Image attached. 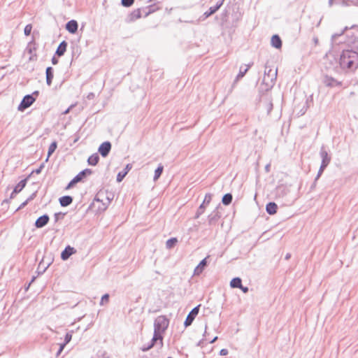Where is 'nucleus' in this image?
Returning <instances> with one entry per match:
<instances>
[{
	"instance_id": "1",
	"label": "nucleus",
	"mask_w": 358,
	"mask_h": 358,
	"mask_svg": "<svg viewBox=\"0 0 358 358\" xmlns=\"http://www.w3.org/2000/svg\"><path fill=\"white\" fill-rule=\"evenodd\" d=\"M342 69L355 70L358 68V52L350 49L344 50L340 57Z\"/></svg>"
},
{
	"instance_id": "2",
	"label": "nucleus",
	"mask_w": 358,
	"mask_h": 358,
	"mask_svg": "<svg viewBox=\"0 0 358 358\" xmlns=\"http://www.w3.org/2000/svg\"><path fill=\"white\" fill-rule=\"evenodd\" d=\"M277 78V69H268L267 66L265 68L264 76L263 78L262 83L266 87V90L273 87Z\"/></svg>"
},
{
	"instance_id": "3",
	"label": "nucleus",
	"mask_w": 358,
	"mask_h": 358,
	"mask_svg": "<svg viewBox=\"0 0 358 358\" xmlns=\"http://www.w3.org/2000/svg\"><path fill=\"white\" fill-rule=\"evenodd\" d=\"M169 324V320L164 315L158 316L154 322V333L162 335L167 329Z\"/></svg>"
},
{
	"instance_id": "4",
	"label": "nucleus",
	"mask_w": 358,
	"mask_h": 358,
	"mask_svg": "<svg viewBox=\"0 0 358 358\" xmlns=\"http://www.w3.org/2000/svg\"><path fill=\"white\" fill-rule=\"evenodd\" d=\"M320 156L322 159V163L318 171L317 175L315 178V180H318L322 174L324 170L329 164L331 162V157L329 155L327 151L325 150L324 146H322L320 151Z\"/></svg>"
},
{
	"instance_id": "5",
	"label": "nucleus",
	"mask_w": 358,
	"mask_h": 358,
	"mask_svg": "<svg viewBox=\"0 0 358 358\" xmlns=\"http://www.w3.org/2000/svg\"><path fill=\"white\" fill-rule=\"evenodd\" d=\"M38 91H35L33 92L32 94H27L24 96L21 103L18 106V110L23 111L26 108H29L36 100V98L34 97V96H38Z\"/></svg>"
},
{
	"instance_id": "6",
	"label": "nucleus",
	"mask_w": 358,
	"mask_h": 358,
	"mask_svg": "<svg viewBox=\"0 0 358 358\" xmlns=\"http://www.w3.org/2000/svg\"><path fill=\"white\" fill-rule=\"evenodd\" d=\"M200 306L201 305H198L197 306L194 307L187 315L184 322V325L186 327L190 326L192 324L193 321L199 313Z\"/></svg>"
},
{
	"instance_id": "7",
	"label": "nucleus",
	"mask_w": 358,
	"mask_h": 358,
	"mask_svg": "<svg viewBox=\"0 0 358 358\" xmlns=\"http://www.w3.org/2000/svg\"><path fill=\"white\" fill-rule=\"evenodd\" d=\"M111 150V143L109 141H105L101 143L98 149L99 152L103 157L108 155Z\"/></svg>"
},
{
	"instance_id": "8",
	"label": "nucleus",
	"mask_w": 358,
	"mask_h": 358,
	"mask_svg": "<svg viewBox=\"0 0 358 358\" xmlns=\"http://www.w3.org/2000/svg\"><path fill=\"white\" fill-rule=\"evenodd\" d=\"M76 250L74 248L68 245L65 248V249L62 252L61 258L63 260L68 259L71 255L76 253Z\"/></svg>"
},
{
	"instance_id": "9",
	"label": "nucleus",
	"mask_w": 358,
	"mask_h": 358,
	"mask_svg": "<svg viewBox=\"0 0 358 358\" xmlns=\"http://www.w3.org/2000/svg\"><path fill=\"white\" fill-rule=\"evenodd\" d=\"M49 220V216L46 214L39 217L35 222L36 227L42 228L45 227L48 223Z\"/></svg>"
},
{
	"instance_id": "10",
	"label": "nucleus",
	"mask_w": 358,
	"mask_h": 358,
	"mask_svg": "<svg viewBox=\"0 0 358 358\" xmlns=\"http://www.w3.org/2000/svg\"><path fill=\"white\" fill-rule=\"evenodd\" d=\"M220 217L217 209L213 210L208 217V222L210 225L215 224Z\"/></svg>"
},
{
	"instance_id": "11",
	"label": "nucleus",
	"mask_w": 358,
	"mask_h": 358,
	"mask_svg": "<svg viewBox=\"0 0 358 358\" xmlns=\"http://www.w3.org/2000/svg\"><path fill=\"white\" fill-rule=\"evenodd\" d=\"M224 1V0H221L220 1L217 2L215 6L210 7L208 11L205 12L203 14L205 18L208 17L211 15L214 14L217 10H218L222 6Z\"/></svg>"
},
{
	"instance_id": "12",
	"label": "nucleus",
	"mask_w": 358,
	"mask_h": 358,
	"mask_svg": "<svg viewBox=\"0 0 358 358\" xmlns=\"http://www.w3.org/2000/svg\"><path fill=\"white\" fill-rule=\"evenodd\" d=\"M78 24L77 21L71 20L66 24V30L71 34H75L78 30Z\"/></svg>"
},
{
	"instance_id": "13",
	"label": "nucleus",
	"mask_w": 358,
	"mask_h": 358,
	"mask_svg": "<svg viewBox=\"0 0 358 358\" xmlns=\"http://www.w3.org/2000/svg\"><path fill=\"white\" fill-rule=\"evenodd\" d=\"M92 173V171L90 169H86L82 171H80L78 175H76L73 178L78 182H81L85 178L88 176H90Z\"/></svg>"
},
{
	"instance_id": "14",
	"label": "nucleus",
	"mask_w": 358,
	"mask_h": 358,
	"mask_svg": "<svg viewBox=\"0 0 358 358\" xmlns=\"http://www.w3.org/2000/svg\"><path fill=\"white\" fill-rule=\"evenodd\" d=\"M152 344V348L155 345H159L160 347L163 345V337L162 335H159L154 333L153 337L149 343Z\"/></svg>"
},
{
	"instance_id": "15",
	"label": "nucleus",
	"mask_w": 358,
	"mask_h": 358,
	"mask_svg": "<svg viewBox=\"0 0 358 358\" xmlns=\"http://www.w3.org/2000/svg\"><path fill=\"white\" fill-rule=\"evenodd\" d=\"M141 17V10L138 8V9L134 10L133 12H131L129 15L127 21L128 22H134V21L139 19Z\"/></svg>"
},
{
	"instance_id": "16",
	"label": "nucleus",
	"mask_w": 358,
	"mask_h": 358,
	"mask_svg": "<svg viewBox=\"0 0 358 358\" xmlns=\"http://www.w3.org/2000/svg\"><path fill=\"white\" fill-rule=\"evenodd\" d=\"M323 83L327 87H334L340 85V83H338L336 80L328 76H325L324 77Z\"/></svg>"
},
{
	"instance_id": "17",
	"label": "nucleus",
	"mask_w": 358,
	"mask_h": 358,
	"mask_svg": "<svg viewBox=\"0 0 358 358\" xmlns=\"http://www.w3.org/2000/svg\"><path fill=\"white\" fill-rule=\"evenodd\" d=\"M45 258L46 257H44L38 264V270H39V273H44L52 263L50 259L46 262Z\"/></svg>"
},
{
	"instance_id": "18",
	"label": "nucleus",
	"mask_w": 358,
	"mask_h": 358,
	"mask_svg": "<svg viewBox=\"0 0 358 358\" xmlns=\"http://www.w3.org/2000/svg\"><path fill=\"white\" fill-rule=\"evenodd\" d=\"M348 44L350 50H356L358 52V37L357 36H352L349 38L348 41Z\"/></svg>"
},
{
	"instance_id": "19",
	"label": "nucleus",
	"mask_w": 358,
	"mask_h": 358,
	"mask_svg": "<svg viewBox=\"0 0 358 358\" xmlns=\"http://www.w3.org/2000/svg\"><path fill=\"white\" fill-rule=\"evenodd\" d=\"M336 3L343 6H358V0H336Z\"/></svg>"
},
{
	"instance_id": "20",
	"label": "nucleus",
	"mask_w": 358,
	"mask_h": 358,
	"mask_svg": "<svg viewBox=\"0 0 358 358\" xmlns=\"http://www.w3.org/2000/svg\"><path fill=\"white\" fill-rule=\"evenodd\" d=\"M131 167V165L128 164L123 171L119 172L117 175V182H122Z\"/></svg>"
},
{
	"instance_id": "21",
	"label": "nucleus",
	"mask_w": 358,
	"mask_h": 358,
	"mask_svg": "<svg viewBox=\"0 0 358 358\" xmlns=\"http://www.w3.org/2000/svg\"><path fill=\"white\" fill-rule=\"evenodd\" d=\"M53 72H54V70H53L52 67L49 66L46 69V71H45L46 83L48 86H50L52 84L53 76H54Z\"/></svg>"
},
{
	"instance_id": "22",
	"label": "nucleus",
	"mask_w": 358,
	"mask_h": 358,
	"mask_svg": "<svg viewBox=\"0 0 358 358\" xmlns=\"http://www.w3.org/2000/svg\"><path fill=\"white\" fill-rule=\"evenodd\" d=\"M66 47L67 43L65 41H63L59 43V46L57 47L55 54L59 57L64 55L66 50Z\"/></svg>"
},
{
	"instance_id": "23",
	"label": "nucleus",
	"mask_w": 358,
	"mask_h": 358,
	"mask_svg": "<svg viewBox=\"0 0 358 358\" xmlns=\"http://www.w3.org/2000/svg\"><path fill=\"white\" fill-rule=\"evenodd\" d=\"M271 45L277 49H280L282 47V41L278 35H273L271 37Z\"/></svg>"
},
{
	"instance_id": "24",
	"label": "nucleus",
	"mask_w": 358,
	"mask_h": 358,
	"mask_svg": "<svg viewBox=\"0 0 358 358\" xmlns=\"http://www.w3.org/2000/svg\"><path fill=\"white\" fill-rule=\"evenodd\" d=\"M277 209L278 206L274 202H269L268 203L266 204V210L267 213H268L269 215H274L275 213H276Z\"/></svg>"
},
{
	"instance_id": "25",
	"label": "nucleus",
	"mask_w": 358,
	"mask_h": 358,
	"mask_svg": "<svg viewBox=\"0 0 358 358\" xmlns=\"http://www.w3.org/2000/svg\"><path fill=\"white\" fill-rule=\"evenodd\" d=\"M72 201L73 198L71 196H64L59 198V203L63 207L69 206Z\"/></svg>"
},
{
	"instance_id": "26",
	"label": "nucleus",
	"mask_w": 358,
	"mask_h": 358,
	"mask_svg": "<svg viewBox=\"0 0 358 358\" xmlns=\"http://www.w3.org/2000/svg\"><path fill=\"white\" fill-rule=\"evenodd\" d=\"M27 179L22 180L18 182V184L13 189V193H19L21 192L24 187L26 186Z\"/></svg>"
},
{
	"instance_id": "27",
	"label": "nucleus",
	"mask_w": 358,
	"mask_h": 358,
	"mask_svg": "<svg viewBox=\"0 0 358 358\" xmlns=\"http://www.w3.org/2000/svg\"><path fill=\"white\" fill-rule=\"evenodd\" d=\"M241 285L242 280L238 277L233 278L230 282V286L232 288H240L241 287Z\"/></svg>"
},
{
	"instance_id": "28",
	"label": "nucleus",
	"mask_w": 358,
	"mask_h": 358,
	"mask_svg": "<svg viewBox=\"0 0 358 358\" xmlns=\"http://www.w3.org/2000/svg\"><path fill=\"white\" fill-rule=\"evenodd\" d=\"M99 160V157L97 153L93 154L89 157L87 162L90 165L95 166Z\"/></svg>"
},
{
	"instance_id": "29",
	"label": "nucleus",
	"mask_w": 358,
	"mask_h": 358,
	"mask_svg": "<svg viewBox=\"0 0 358 358\" xmlns=\"http://www.w3.org/2000/svg\"><path fill=\"white\" fill-rule=\"evenodd\" d=\"M158 10V8L156 7L155 5H150L145 8H144L143 10L145 13V17H147L150 13H154L155 10Z\"/></svg>"
},
{
	"instance_id": "30",
	"label": "nucleus",
	"mask_w": 358,
	"mask_h": 358,
	"mask_svg": "<svg viewBox=\"0 0 358 358\" xmlns=\"http://www.w3.org/2000/svg\"><path fill=\"white\" fill-rule=\"evenodd\" d=\"M233 196L231 194L227 193L222 197V201L224 205H229L232 201Z\"/></svg>"
},
{
	"instance_id": "31",
	"label": "nucleus",
	"mask_w": 358,
	"mask_h": 358,
	"mask_svg": "<svg viewBox=\"0 0 358 358\" xmlns=\"http://www.w3.org/2000/svg\"><path fill=\"white\" fill-rule=\"evenodd\" d=\"M57 146V144L55 141L52 142L50 145L49 148H48V157L45 161H48V157L55 151Z\"/></svg>"
},
{
	"instance_id": "32",
	"label": "nucleus",
	"mask_w": 358,
	"mask_h": 358,
	"mask_svg": "<svg viewBox=\"0 0 358 358\" xmlns=\"http://www.w3.org/2000/svg\"><path fill=\"white\" fill-rule=\"evenodd\" d=\"M163 166L162 165H159L155 170V175H154V178H153V180L155 181L157 180H158V178L160 177V176L162 175V171H163Z\"/></svg>"
},
{
	"instance_id": "33",
	"label": "nucleus",
	"mask_w": 358,
	"mask_h": 358,
	"mask_svg": "<svg viewBox=\"0 0 358 358\" xmlns=\"http://www.w3.org/2000/svg\"><path fill=\"white\" fill-rule=\"evenodd\" d=\"M178 242V240L176 238H171L169 239L166 243V247L168 249H171L174 247L176 243Z\"/></svg>"
},
{
	"instance_id": "34",
	"label": "nucleus",
	"mask_w": 358,
	"mask_h": 358,
	"mask_svg": "<svg viewBox=\"0 0 358 358\" xmlns=\"http://www.w3.org/2000/svg\"><path fill=\"white\" fill-rule=\"evenodd\" d=\"M206 206L205 204H203V203L200 205V206L197 209V211L195 215L196 219L199 218L204 213Z\"/></svg>"
},
{
	"instance_id": "35",
	"label": "nucleus",
	"mask_w": 358,
	"mask_h": 358,
	"mask_svg": "<svg viewBox=\"0 0 358 358\" xmlns=\"http://www.w3.org/2000/svg\"><path fill=\"white\" fill-rule=\"evenodd\" d=\"M250 67V65H248L244 69H243V67H241L240 71H239L238 74L236 76V80H238V79L243 78L245 76V74L246 73V72L248 71V70L249 69Z\"/></svg>"
},
{
	"instance_id": "36",
	"label": "nucleus",
	"mask_w": 358,
	"mask_h": 358,
	"mask_svg": "<svg viewBox=\"0 0 358 358\" xmlns=\"http://www.w3.org/2000/svg\"><path fill=\"white\" fill-rule=\"evenodd\" d=\"M348 27H345L340 33L334 34L331 36L332 42H336L337 38L344 34V32L348 29Z\"/></svg>"
},
{
	"instance_id": "37",
	"label": "nucleus",
	"mask_w": 358,
	"mask_h": 358,
	"mask_svg": "<svg viewBox=\"0 0 358 358\" xmlns=\"http://www.w3.org/2000/svg\"><path fill=\"white\" fill-rule=\"evenodd\" d=\"M211 200H212V194L210 193H208L205 196L203 203L205 204L206 206H207L210 203Z\"/></svg>"
},
{
	"instance_id": "38",
	"label": "nucleus",
	"mask_w": 358,
	"mask_h": 358,
	"mask_svg": "<svg viewBox=\"0 0 358 358\" xmlns=\"http://www.w3.org/2000/svg\"><path fill=\"white\" fill-rule=\"evenodd\" d=\"M32 29V26L31 24H27L25 26L24 29V33L26 36H29Z\"/></svg>"
},
{
	"instance_id": "39",
	"label": "nucleus",
	"mask_w": 358,
	"mask_h": 358,
	"mask_svg": "<svg viewBox=\"0 0 358 358\" xmlns=\"http://www.w3.org/2000/svg\"><path fill=\"white\" fill-rule=\"evenodd\" d=\"M209 257V256L205 257L203 259H202L200 263L199 264V266L202 269H204L205 267L207 265V259Z\"/></svg>"
},
{
	"instance_id": "40",
	"label": "nucleus",
	"mask_w": 358,
	"mask_h": 358,
	"mask_svg": "<svg viewBox=\"0 0 358 358\" xmlns=\"http://www.w3.org/2000/svg\"><path fill=\"white\" fill-rule=\"evenodd\" d=\"M134 0H122V4L125 7H129L134 3Z\"/></svg>"
},
{
	"instance_id": "41",
	"label": "nucleus",
	"mask_w": 358,
	"mask_h": 358,
	"mask_svg": "<svg viewBox=\"0 0 358 358\" xmlns=\"http://www.w3.org/2000/svg\"><path fill=\"white\" fill-rule=\"evenodd\" d=\"M108 300H109V294H105L101 297V299L100 301V305H101V306L103 305L104 302H108Z\"/></svg>"
},
{
	"instance_id": "42",
	"label": "nucleus",
	"mask_w": 358,
	"mask_h": 358,
	"mask_svg": "<svg viewBox=\"0 0 358 358\" xmlns=\"http://www.w3.org/2000/svg\"><path fill=\"white\" fill-rule=\"evenodd\" d=\"M72 338V334L71 333H67L64 338V343L68 344Z\"/></svg>"
},
{
	"instance_id": "43",
	"label": "nucleus",
	"mask_w": 358,
	"mask_h": 358,
	"mask_svg": "<svg viewBox=\"0 0 358 358\" xmlns=\"http://www.w3.org/2000/svg\"><path fill=\"white\" fill-rule=\"evenodd\" d=\"M151 348H152V344H150V343H148V345L145 344L141 347V350L143 352H145V351L149 350Z\"/></svg>"
},
{
	"instance_id": "44",
	"label": "nucleus",
	"mask_w": 358,
	"mask_h": 358,
	"mask_svg": "<svg viewBox=\"0 0 358 358\" xmlns=\"http://www.w3.org/2000/svg\"><path fill=\"white\" fill-rule=\"evenodd\" d=\"M44 168V163H42L40 166L36 170L33 171V173H36V174H39L42 169Z\"/></svg>"
},
{
	"instance_id": "45",
	"label": "nucleus",
	"mask_w": 358,
	"mask_h": 358,
	"mask_svg": "<svg viewBox=\"0 0 358 358\" xmlns=\"http://www.w3.org/2000/svg\"><path fill=\"white\" fill-rule=\"evenodd\" d=\"M203 271V269H202L199 266H197L194 269V274L199 275L201 273H202Z\"/></svg>"
},
{
	"instance_id": "46",
	"label": "nucleus",
	"mask_w": 358,
	"mask_h": 358,
	"mask_svg": "<svg viewBox=\"0 0 358 358\" xmlns=\"http://www.w3.org/2000/svg\"><path fill=\"white\" fill-rule=\"evenodd\" d=\"M76 183H78V182L74 179L73 178L70 182L68 184L67 187H66V189H69L71 187H72L74 185H76Z\"/></svg>"
},
{
	"instance_id": "47",
	"label": "nucleus",
	"mask_w": 358,
	"mask_h": 358,
	"mask_svg": "<svg viewBox=\"0 0 358 358\" xmlns=\"http://www.w3.org/2000/svg\"><path fill=\"white\" fill-rule=\"evenodd\" d=\"M31 199H32V196H30L29 199H27L24 202H23L18 208V209H20V208H24L27 203H28V201H30Z\"/></svg>"
},
{
	"instance_id": "48",
	"label": "nucleus",
	"mask_w": 358,
	"mask_h": 358,
	"mask_svg": "<svg viewBox=\"0 0 358 358\" xmlns=\"http://www.w3.org/2000/svg\"><path fill=\"white\" fill-rule=\"evenodd\" d=\"M64 215V214H62V213H57L55 214V222H57L59 220V219L60 218V217H62Z\"/></svg>"
},
{
	"instance_id": "49",
	"label": "nucleus",
	"mask_w": 358,
	"mask_h": 358,
	"mask_svg": "<svg viewBox=\"0 0 358 358\" xmlns=\"http://www.w3.org/2000/svg\"><path fill=\"white\" fill-rule=\"evenodd\" d=\"M273 109V103L271 101H269L268 103H267V112L268 113H269Z\"/></svg>"
},
{
	"instance_id": "50",
	"label": "nucleus",
	"mask_w": 358,
	"mask_h": 358,
	"mask_svg": "<svg viewBox=\"0 0 358 358\" xmlns=\"http://www.w3.org/2000/svg\"><path fill=\"white\" fill-rule=\"evenodd\" d=\"M228 355V350L227 349H222L220 352V355L221 356H226Z\"/></svg>"
},
{
	"instance_id": "51",
	"label": "nucleus",
	"mask_w": 358,
	"mask_h": 358,
	"mask_svg": "<svg viewBox=\"0 0 358 358\" xmlns=\"http://www.w3.org/2000/svg\"><path fill=\"white\" fill-rule=\"evenodd\" d=\"M94 96H95V94L93 92H90L87 94V98L90 100V99H93L94 98Z\"/></svg>"
},
{
	"instance_id": "52",
	"label": "nucleus",
	"mask_w": 358,
	"mask_h": 358,
	"mask_svg": "<svg viewBox=\"0 0 358 358\" xmlns=\"http://www.w3.org/2000/svg\"><path fill=\"white\" fill-rule=\"evenodd\" d=\"M239 289H241L244 293L248 292L249 290L248 287H243V285H241V287H240Z\"/></svg>"
},
{
	"instance_id": "53",
	"label": "nucleus",
	"mask_w": 358,
	"mask_h": 358,
	"mask_svg": "<svg viewBox=\"0 0 358 358\" xmlns=\"http://www.w3.org/2000/svg\"><path fill=\"white\" fill-rule=\"evenodd\" d=\"M52 64L55 65L58 63V59L56 58L55 56L52 58Z\"/></svg>"
},
{
	"instance_id": "54",
	"label": "nucleus",
	"mask_w": 358,
	"mask_h": 358,
	"mask_svg": "<svg viewBox=\"0 0 358 358\" xmlns=\"http://www.w3.org/2000/svg\"><path fill=\"white\" fill-rule=\"evenodd\" d=\"M66 343H65L64 342V343L60 345V346H59L60 352L63 351V350H64V347L66 346Z\"/></svg>"
},
{
	"instance_id": "55",
	"label": "nucleus",
	"mask_w": 358,
	"mask_h": 358,
	"mask_svg": "<svg viewBox=\"0 0 358 358\" xmlns=\"http://www.w3.org/2000/svg\"><path fill=\"white\" fill-rule=\"evenodd\" d=\"M73 107V105H71L69 108H68L63 113L64 114H67L69 113L70 110Z\"/></svg>"
},
{
	"instance_id": "56",
	"label": "nucleus",
	"mask_w": 358,
	"mask_h": 358,
	"mask_svg": "<svg viewBox=\"0 0 358 358\" xmlns=\"http://www.w3.org/2000/svg\"><path fill=\"white\" fill-rule=\"evenodd\" d=\"M265 169H266V172H268V171H269V169H270V164H267V165L265 166Z\"/></svg>"
},
{
	"instance_id": "57",
	"label": "nucleus",
	"mask_w": 358,
	"mask_h": 358,
	"mask_svg": "<svg viewBox=\"0 0 358 358\" xmlns=\"http://www.w3.org/2000/svg\"><path fill=\"white\" fill-rule=\"evenodd\" d=\"M334 1V0H329V6H331L333 5Z\"/></svg>"
},
{
	"instance_id": "58",
	"label": "nucleus",
	"mask_w": 358,
	"mask_h": 358,
	"mask_svg": "<svg viewBox=\"0 0 358 358\" xmlns=\"http://www.w3.org/2000/svg\"><path fill=\"white\" fill-rule=\"evenodd\" d=\"M290 257H291V255H290V254H289V253H287V254L286 255V256H285V259H289L290 258Z\"/></svg>"
},
{
	"instance_id": "59",
	"label": "nucleus",
	"mask_w": 358,
	"mask_h": 358,
	"mask_svg": "<svg viewBox=\"0 0 358 358\" xmlns=\"http://www.w3.org/2000/svg\"><path fill=\"white\" fill-rule=\"evenodd\" d=\"M217 339V337L215 336L212 341H210V343H213Z\"/></svg>"
},
{
	"instance_id": "60",
	"label": "nucleus",
	"mask_w": 358,
	"mask_h": 358,
	"mask_svg": "<svg viewBox=\"0 0 358 358\" xmlns=\"http://www.w3.org/2000/svg\"><path fill=\"white\" fill-rule=\"evenodd\" d=\"M313 41H314V43H315V44H317V43H318V38H316V37H315V38H313Z\"/></svg>"
},
{
	"instance_id": "61",
	"label": "nucleus",
	"mask_w": 358,
	"mask_h": 358,
	"mask_svg": "<svg viewBox=\"0 0 358 358\" xmlns=\"http://www.w3.org/2000/svg\"><path fill=\"white\" fill-rule=\"evenodd\" d=\"M17 193H13V192L11 193L10 194V199H13L15 196V194H16Z\"/></svg>"
},
{
	"instance_id": "62",
	"label": "nucleus",
	"mask_w": 358,
	"mask_h": 358,
	"mask_svg": "<svg viewBox=\"0 0 358 358\" xmlns=\"http://www.w3.org/2000/svg\"><path fill=\"white\" fill-rule=\"evenodd\" d=\"M62 353V352H60V350L59 349L57 354H56V356L58 357L59 356V355Z\"/></svg>"
},
{
	"instance_id": "63",
	"label": "nucleus",
	"mask_w": 358,
	"mask_h": 358,
	"mask_svg": "<svg viewBox=\"0 0 358 358\" xmlns=\"http://www.w3.org/2000/svg\"><path fill=\"white\" fill-rule=\"evenodd\" d=\"M3 202H8V199H5Z\"/></svg>"
},
{
	"instance_id": "64",
	"label": "nucleus",
	"mask_w": 358,
	"mask_h": 358,
	"mask_svg": "<svg viewBox=\"0 0 358 358\" xmlns=\"http://www.w3.org/2000/svg\"><path fill=\"white\" fill-rule=\"evenodd\" d=\"M168 358H172V357H168Z\"/></svg>"
}]
</instances>
